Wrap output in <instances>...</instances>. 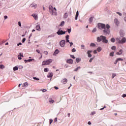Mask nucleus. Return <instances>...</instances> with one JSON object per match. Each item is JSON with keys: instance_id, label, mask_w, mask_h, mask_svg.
I'll list each match as a JSON object with an SVG mask.
<instances>
[{"instance_id": "nucleus-1", "label": "nucleus", "mask_w": 126, "mask_h": 126, "mask_svg": "<svg viewBox=\"0 0 126 126\" xmlns=\"http://www.w3.org/2000/svg\"><path fill=\"white\" fill-rule=\"evenodd\" d=\"M49 12L52 15H57V9L56 8H54L52 5H49Z\"/></svg>"}, {"instance_id": "nucleus-2", "label": "nucleus", "mask_w": 126, "mask_h": 126, "mask_svg": "<svg viewBox=\"0 0 126 126\" xmlns=\"http://www.w3.org/2000/svg\"><path fill=\"white\" fill-rule=\"evenodd\" d=\"M106 39V36L101 35L100 37H97V41L98 42H101V41L102 40L103 43H105L106 44H107V43H108V40Z\"/></svg>"}, {"instance_id": "nucleus-3", "label": "nucleus", "mask_w": 126, "mask_h": 126, "mask_svg": "<svg viewBox=\"0 0 126 126\" xmlns=\"http://www.w3.org/2000/svg\"><path fill=\"white\" fill-rule=\"evenodd\" d=\"M53 60L52 59H49L46 60V61H43L42 65H47L48 64H50V63H52Z\"/></svg>"}, {"instance_id": "nucleus-4", "label": "nucleus", "mask_w": 126, "mask_h": 126, "mask_svg": "<svg viewBox=\"0 0 126 126\" xmlns=\"http://www.w3.org/2000/svg\"><path fill=\"white\" fill-rule=\"evenodd\" d=\"M98 27L99 29L100 30L105 29V28H106V25L104 24L99 23L98 24Z\"/></svg>"}, {"instance_id": "nucleus-5", "label": "nucleus", "mask_w": 126, "mask_h": 126, "mask_svg": "<svg viewBox=\"0 0 126 126\" xmlns=\"http://www.w3.org/2000/svg\"><path fill=\"white\" fill-rule=\"evenodd\" d=\"M110 32H111V30H110V29H106V28L105 29H104L103 32L104 33V35L110 34Z\"/></svg>"}, {"instance_id": "nucleus-6", "label": "nucleus", "mask_w": 126, "mask_h": 126, "mask_svg": "<svg viewBox=\"0 0 126 126\" xmlns=\"http://www.w3.org/2000/svg\"><path fill=\"white\" fill-rule=\"evenodd\" d=\"M126 42V37H123L121 40H119L118 41L119 44H125Z\"/></svg>"}, {"instance_id": "nucleus-7", "label": "nucleus", "mask_w": 126, "mask_h": 126, "mask_svg": "<svg viewBox=\"0 0 126 126\" xmlns=\"http://www.w3.org/2000/svg\"><path fill=\"white\" fill-rule=\"evenodd\" d=\"M60 45L61 47H62V48H63V47H64V46H65V40H61L60 42Z\"/></svg>"}, {"instance_id": "nucleus-8", "label": "nucleus", "mask_w": 126, "mask_h": 126, "mask_svg": "<svg viewBox=\"0 0 126 126\" xmlns=\"http://www.w3.org/2000/svg\"><path fill=\"white\" fill-rule=\"evenodd\" d=\"M65 32H66L63 31V30H59L57 32V34H58V35H63V34H65Z\"/></svg>"}, {"instance_id": "nucleus-9", "label": "nucleus", "mask_w": 126, "mask_h": 126, "mask_svg": "<svg viewBox=\"0 0 126 126\" xmlns=\"http://www.w3.org/2000/svg\"><path fill=\"white\" fill-rule=\"evenodd\" d=\"M62 83H63V84H66L67 83V79L66 78H63L62 80Z\"/></svg>"}, {"instance_id": "nucleus-10", "label": "nucleus", "mask_w": 126, "mask_h": 126, "mask_svg": "<svg viewBox=\"0 0 126 126\" xmlns=\"http://www.w3.org/2000/svg\"><path fill=\"white\" fill-rule=\"evenodd\" d=\"M67 63H69L70 64H72L73 63V60L72 59L67 60L66 61Z\"/></svg>"}, {"instance_id": "nucleus-11", "label": "nucleus", "mask_w": 126, "mask_h": 126, "mask_svg": "<svg viewBox=\"0 0 126 126\" xmlns=\"http://www.w3.org/2000/svg\"><path fill=\"white\" fill-rule=\"evenodd\" d=\"M114 23L117 25V26H119V24H120V22L118 20V19H114Z\"/></svg>"}, {"instance_id": "nucleus-12", "label": "nucleus", "mask_w": 126, "mask_h": 126, "mask_svg": "<svg viewBox=\"0 0 126 126\" xmlns=\"http://www.w3.org/2000/svg\"><path fill=\"white\" fill-rule=\"evenodd\" d=\"M91 53H92V51L91 50L88 51L87 54L89 58H91V57H92V55H91Z\"/></svg>"}, {"instance_id": "nucleus-13", "label": "nucleus", "mask_w": 126, "mask_h": 126, "mask_svg": "<svg viewBox=\"0 0 126 126\" xmlns=\"http://www.w3.org/2000/svg\"><path fill=\"white\" fill-rule=\"evenodd\" d=\"M36 30L37 31H41V28L40 27V25H36L35 27Z\"/></svg>"}, {"instance_id": "nucleus-14", "label": "nucleus", "mask_w": 126, "mask_h": 126, "mask_svg": "<svg viewBox=\"0 0 126 126\" xmlns=\"http://www.w3.org/2000/svg\"><path fill=\"white\" fill-rule=\"evenodd\" d=\"M32 16H33L35 20H37V19H38V16L35 14H32Z\"/></svg>"}, {"instance_id": "nucleus-15", "label": "nucleus", "mask_w": 126, "mask_h": 126, "mask_svg": "<svg viewBox=\"0 0 126 126\" xmlns=\"http://www.w3.org/2000/svg\"><path fill=\"white\" fill-rule=\"evenodd\" d=\"M49 103H50V104H53V103H55V100H52V98H49Z\"/></svg>"}, {"instance_id": "nucleus-16", "label": "nucleus", "mask_w": 126, "mask_h": 126, "mask_svg": "<svg viewBox=\"0 0 126 126\" xmlns=\"http://www.w3.org/2000/svg\"><path fill=\"white\" fill-rule=\"evenodd\" d=\"M78 15H79V13L78 12V11H77L75 16V20H77Z\"/></svg>"}, {"instance_id": "nucleus-17", "label": "nucleus", "mask_w": 126, "mask_h": 126, "mask_svg": "<svg viewBox=\"0 0 126 126\" xmlns=\"http://www.w3.org/2000/svg\"><path fill=\"white\" fill-rule=\"evenodd\" d=\"M122 54H123V50L121 49L119 51V52H117L116 55H121Z\"/></svg>"}, {"instance_id": "nucleus-18", "label": "nucleus", "mask_w": 126, "mask_h": 126, "mask_svg": "<svg viewBox=\"0 0 126 126\" xmlns=\"http://www.w3.org/2000/svg\"><path fill=\"white\" fill-rule=\"evenodd\" d=\"M60 53V51H59V50L57 49L55 50V51L54 53V55H55V56H56V55H58V53Z\"/></svg>"}, {"instance_id": "nucleus-19", "label": "nucleus", "mask_w": 126, "mask_h": 126, "mask_svg": "<svg viewBox=\"0 0 126 126\" xmlns=\"http://www.w3.org/2000/svg\"><path fill=\"white\" fill-rule=\"evenodd\" d=\"M47 77L49 78L53 77V73H49Z\"/></svg>"}, {"instance_id": "nucleus-20", "label": "nucleus", "mask_w": 126, "mask_h": 126, "mask_svg": "<svg viewBox=\"0 0 126 126\" xmlns=\"http://www.w3.org/2000/svg\"><path fill=\"white\" fill-rule=\"evenodd\" d=\"M97 51L98 52H100L102 51V48H101V47H99L97 48Z\"/></svg>"}, {"instance_id": "nucleus-21", "label": "nucleus", "mask_w": 126, "mask_h": 126, "mask_svg": "<svg viewBox=\"0 0 126 126\" xmlns=\"http://www.w3.org/2000/svg\"><path fill=\"white\" fill-rule=\"evenodd\" d=\"M32 61H34V59H29L28 60H25V63H27V62H32Z\"/></svg>"}, {"instance_id": "nucleus-22", "label": "nucleus", "mask_w": 126, "mask_h": 126, "mask_svg": "<svg viewBox=\"0 0 126 126\" xmlns=\"http://www.w3.org/2000/svg\"><path fill=\"white\" fill-rule=\"evenodd\" d=\"M93 18H94V17H93V16L90 18L89 21H90V23H91V22H92V21H93Z\"/></svg>"}, {"instance_id": "nucleus-23", "label": "nucleus", "mask_w": 126, "mask_h": 126, "mask_svg": "<svg viewBox=\"0 0 126 126\" xmlns=\"http://www.w3.org/2000/svg\"><path fill=\"white\" fill-rule=\"evenodd\" d=\"M68 15L67 14V13H65L64 15H63V18H66L67 17H68Z\"/></svg>"}, {"instance_id": "nucleus-24", "label": "nucleus", "mask_w": 126, "mask_h": 126, "mask_svg": "<svg viewBox=\"0 0 126 126\" xmlns=\"http://www.w3.org/2000/svg\"><path fill=\"white\" fill-rule=\"evenodd\" d=\"M13 69L14 71H15L16 70H18V67L15 66L13 68Z\"/></svg>"}, {"instance_id": "nucleus-25", "label": "nucleus", "mask_w": 126, "mask_h": 126, "mask_svg": "<svg viewBox=\"0 0 126 126\" xmlns=\"http://www.w3.org/2000/svg\"><path fill=\"white\" fill-rule=\"evenodd\" d=\"M106 27V29H110L111 28V26L109 25V24H107L106 26H105V28Z\"/></svg>"}, {"instance_id": "nucleus-26", "label": "nucleus", "mask_w": 126, "mask_h": 126, "mask_svg": "<svg viewBox=\"0 0 126 126\" xmlns=\"http://www.w3.org/2000/svg\"><path fill=\"white\" fill-rule=\"evenodd\" d=\"M111 42H112V43H115L116 40L115 39V38H112L110 40Z\"/></svg>"}, {"instance_id": "nucleus-27", "label": "nucleus", "mask_w": 126, "mask_h": 126, "mask_svg": "<svg viewBox=\"0 0 126 126\" xmlns=\"http://www.w3.org/2000/svg\"><path fill=\"white\" fill-rule=\"evenodd\" d=\"M116 49L117 48L115 46H112L111 48V50H113V51H116Z\"/></svg>"}, {"instance_id": "nucleus-28", "label": "nucleus", "mask_w": 126, "mask_h": 126, "mask_svg": "<svg viewBox=\"0 0 126 126\" xmlns=\"http://www.w3.org/2000/svg\"><path fill=\"white\" fill-rule=\"evenodd\" d=\"M80 61H81V59L80 58H76V62L77 63H79L80 62Z\"/></svg>"}, {"instance_id": "nucleus-29", "label": "nucleus", "mask_w": 126, "mask_h": 126, "mask_svg": "<svg viewBox=\"0 0 126 126\" xmlns=\"http://www.w3.org/2000/svg\"><path fill=\"white\" fill-rule=\"evenodd\" d=\"M44 72H48V71H49V68H45L44 69Z\"/></svg>"}, {"instance_id": "nucleus-30", "label": "nucleus", "mask_w": 126, "mask_h": 126, "mask_svg": "<svg viewBox=\"0 0 126 126\" xmlns=\"http://www.w3.org/2000/svg\"><path fill=\"white\" fill-rule=\"evenodd\" d=\"M90 46L91 47H95L96 44H95V43H91Z\"/></svg>"}, {"instance_id": "nucleus-31", "label": "nucleus", "mask_w": 126, "mask_h": 126, "mask_svg": "<svg viewBox=\"0 0 126 126\" xmlns=\"http://www.w3.org/2000/svg\"><path fill=\"white\" fill-rule=\"evenodd\" d=\"M20 55H18V60H22V58H21V57H23V56H21V53H20Z\"/></svg>"}, {"instance_id": "nucleus-32", "label": "nucleus", "mask_w": 126, "mask_h": 126, "mask_svg": "<svg viewBox=\"0 0 126 126\" xmlns=\"http://www.w3.org/2000/svg\"><path fill=\"white\" fill-rule=\"evenodd\" d=\"M32 7H33L34 8H36L37 7V4H33L32 5Z\"/></svg>"}, {"instance_id": "nucleus-33", "label": "nucleus", "mask_w": 126, "mask_h": 126, "mask_svg": "<svg viewBox=\"0 0 126 126\" xmlns=\"http://www.w3.org/2000/svg\"><path fill=\"white\" fill-rule=\"evenodd\" d=\"M117 61H118V62H120V61H124V59H122V58H118L117 59H116Z\"/></svg>"}, {"instance_id": "nucleus-34", "label": "nucleus", "mask_w": 126, "mask_h": 126, "mask_svg": "<svg viewBox=\"0 0 126 126\" xmlns=\"http://www.w3.org/2000/svg\"><path fill=\"white\" fill-rule=\"evenodd\" d=\"M79 69H80V66H79L77 67L76 69H75L74 71H77Z\"/></svg>"}, {"instance_id": "nucleus-35", "label": "nucleus", "mask_w": 126, "mask_h": 126, "mask_svg": "<svg viewBox=\"0 0 126 126\" xmlns=\"http://www.w3.org/2000/svg\"><path fill=\"white\" fill-rule=\"evenodd\" d=\"M64 25V21H62L60 24V26H63Z\"/></svg>"}, {"instance_id": "nucleus-36", "label": "nucleus", "mask_w": 126, "mask_h": 126, "mask_svg": "<svg viewBox=\"0 0 126 126\" xmlns=\"http://www.w3.org/2000/svg\"><path fill=\"white\" fill-rule=\"evenodd\" d=\"M116 73H112V79H113L115 77V76H116Z\"/></svg>"}, {"instance_id": "nucleus-37", "label": "nucleus", "mask_w": 126, "mask_h": 126, "mask_svg": "<svg viewBox=\"0 0 126 126\" xmlns=\"http://www.w3.org/2000/svg\"><path fill=\"white\" fill-rule=\"evenodd\" d=\"M71 51L72 53H75V52H76V50L75 49V48H73L71 50Z\"/></svg>"}, {"instance_id": "nucleus-38", "label": "nucleus", "mask_w": 126, "mask_h": 126, "mask_svg": "<svg viewBox=\"0 0 126 126\" xmlns=\"http://www.w3.org/2000/svg\"><path fill=\"white\" fill-rule=\"evenodd\" d=\"M96 31H97V30L96 29V28H94L93 29V30L92 31L93 33H95V32H96Z\"/></svg>"}, {"instance_id": "nucleus-39", "label": "nucleus", "mask_w": 126, "mask_h": 126, "mask_svg": "<svg viewBox=\"0 0 126 126\" xmlns=\"http://www.w3.org/2000/svg\"><path fill=\"white\" fill-rule=\"evenodd\" d=\"M110 56H111V57H113L114 56V52H111L110 53Z\"/></svg>"}, {"instance_id": "nucleus-40", "label": "nucleus", "mask_w": 126, "mask_h": 126, "mask_svg": "<svg viewBox=\"0 0 126 126\" xmlns=\"http://www.w3.org/2000/svg\"><path fill=\"white\" fill-rule=\"evenodd\" d=\"M24 86L25 87L28 86V83H27V82L25 83L24 84Z\"/></svg>"}, {"instance_id": "nucleus-41", "label": "nucleus", "mask_w": 126, "mask_h": 126, "mask_svg": "<svg viewBox=\"0 0 126 126\" xmlns=\"http://www.w3.org/2000/svg\"><path fill=\"white\" fill-rule=\"evenodd\" d=\"M25 41H26V38H24L22 41V43H25Z\"/></svg>"}, {"instance_id": "nucleus-42", "label": "nucleus", "mask_w": 126, "mask_h": 126, "mask_svg": "<svg viewBox=\"0 0 126 126\" xmlns=\"http://www.w3.org/2000/svg\"><path fill=\"white\" fill-rule=\"evenodd\" d=\"M116 13H117V14H119V15L120 16H122V13H121L120 12H117Z\"/></svg>"}, {"instance_id": "nucleus-43", "label": "nucleus", "mask_w": 126, "mask_h": 126, "mask_svg": "<svg viewBox=\"0 0 126 126\" xmlns=\"http://www.w3.org/2000/svg\"><path fill=\"white\" fill-rule=\"evenodd\" d=\"M0 68H4V66L2 64H0Z\"/></svg>"}, {"instance_id": "nucleus-44", "label": "nucleus", "mask_w": 126, "mask_h": 126, "mask_svg": "<svg viewBox=\"0 0 126 126\" xmlns=\"http://www.w3.org/2000/svg\"><path fill=\"white\" fill-rule=\"evenodd\" d=\"M35 80H40V79L38 78H36V77H34L33 78Z\"/></svg>"}, {"instance_id": "nucleus-45", "label": "nucleus", "mask_w": 126, "mask_h": 126, "mask_svg": "<svg viewBox=\"0 0 126 126\" xmlns=\"http://www.w3.org/2000/svg\"><path fill=\"white\" fill-rule=\"evenodd\" d=\"M65 38H66V40L69 39V35H67L65 36Z\"/></svg>"}, {"instance_id": "nucleus-46", "label": "nucleus", "mask_w": 126, "mask_h": 126, "mask_svg": "<svg viewBox=\"0 0 126 126\" xmlns=\"http://www.w3.org/2000/svg\"><path fill=\"white\" fill-rule=\"evenodd\" d=\"M70 57L72 58V59H75V57H74V55H70Z\"/></svg>"}, {"instance_id": "nucleus-47", "label": "nucleus", "mask_w": 126, "mask_h": 126, "mask_svg": "<svg viewBox=\"0 0 126 126\" xmlns=\"http://www.w3.org/2000/svg\"><path fill=\"white\" fill-rule=\"evenodd\" d=\"M18 25L20 26V27H21V22H18Z\"/></svg>"}, {"instance_id": "nucleus-48", "label": "nucleus", "mask_w": 126, "mask_h": 126, "mask_svg": "<svg viewBox=\"0 0 126 126\" xmlns=\"http://www.w3.org/2000/svg\"><path fill=\"white\" fill-rule=\"evenodd\" d=\"M92 61H93V58H91L89 60L90 63H92Z\"/></svg>"}, {"instance_id": "nucleus-49", "label": "nucleus", "mask_w": 126, "mask_h": 126, "mask_svg": "<svg viewBox=\"0 0 126 126\" xmlns=\"http://www.w3.org/2000/svg\"><path fill=\"white\" fill-rule=\"evenodd\" d=\"M118 60H117V59L116 60V61L114 62V64H117V63H118Z\"/></svg>"}, {"instance_id": "nucleus-50", "label": "nucleus", "mask_w": 126, "mask_h": 126, "mask_svg": "<svg viewBox=\"0 0 126 126\" xmlns=\"http://www.w3.org/2000/svg\"><path fill=\"white\" fill-rule=\"evenodd\" d=\"M67 31H68V33H70V32H71V29H68Z\"/></svg>"}, {"instance_id": "nucleus-51", "label": "nucleus", "mask_w": 126, "mask_h": 126, "mask_svg": "<svg viewBox=\"0 0 126 126\" xmlns=\"http://www.w3.org/2000/svg\"><path fill=\"white\" fill-rule=\"evenodd\" d=\"M95 114H96V112L95 111H93L92 112V115H95Z\"/></svg>"}, {"instance_id": "nucleus-52", "label": "nucleus", "mask_w": 126, "mask_h": 126, "mask_svg": "<svg viewBox=\"0 0 126 126\" xmlns=\"http://www.w3.org/2000/svg\"><path fill=\"white\" fill-rule=\"evenodd\" d=\"M49 121H50V125H51V124L53 123V120L50 119Z\"/></svg>"}, {"instance_id": "nucleus-53", "label": "nucleus", "mask_w": 126, "mask_h": 126, "mask_svg": "<svg viewBox=\"0 0 126 126\" xmlns=\"http://www.w3.org/2000/svg\"><path fill=\"white\" fill-rule=\"evenodd\" d=\"M69 44H70V47H72V45H73V43H72V42H69Z\"/></svg>"}, {"instance_id": "nucleus-54", "label": "nucleus", "mask_w": 126, "mask_h": 126, "mask_svg": "<svg viewBox=\"0 0 126 126\" xmlns=\"http://www.w3.org/2000/svg\"><path fill=\"white\" fill-rule=\"evenodd\" d=\"M122 97H123V98H125V97H126V94H123L122 95Z\"/></svg>"}, {"instance_id": "nucleus-55", "label": "nucleus", "mask_w": 126, "mask_h": 126, "mask_svg": "<svg viewBox=\"0 0 126 126\" xmlns=\"http://www.w3.org/2000/svg\"><path fill=\"white\" fill-rule=\"evenodd\" d=\"M44 54H45V55H48V51H44Z\"/></svg>"}, {"instance_id": "nucleus-56", "label": "nucleus", "mask_w": 126, "mask_h": 126, "mask_svg": "<svg viewBox=\"0 0 126 126\" xmlns=\"http://www.w3.org/2000/svg\"><path fill=\"white\" fill-rule=\"evenodd\" d=\"M36 52H37V53H38V54H39V53H40V50H36Z\"/></svg>"}, {"instance_id": "nucleus-57", "label": "nucleus", "mask_w": 126, "mask_h": 126, "mask_svg": "<svg viewBox=\"0 0 126 126\" xmlns=\"http://www.w3.org/2000/svg\"><path fill=\"white\" fill-rule=\"evenodd\" d=\"M22 45V43H21V42H20L19 43H18V44H17V46H20V45Z\"/></svg>"}, {"instance_id": "nucleus-58", "label": "nucleus", "mask_w": 126, "mask_h": 126, "mask_svg": "<svg viewBox=\"0 0 126 126\" xmlns=\"http://www.w3.org/2000/svg\"><path fill=\"white\" fill-rule=\"evenodd\" d=\"M94 54H97V50H94Z\"/></svg>"}, {"instance_id": "nucleus-59", "label": "nucleus", "mask_w": 126, "mask_h": 126, "mask_svg": "<svg viewBox=\"0 0 126 126\" xmlns=\"http://www.w3.org/2000/svg\"><path fill=\"white\" fill-rule=\"evenodd\" d=\"M46 91H47V90L46 89L42 90V92H46Z\"/></svg>"}, {"instance_id": "nucleus-60", "label": "nucleus", "mask_w": 126, "mask_h": 126, "mask_svg": "<svg viewBox=\"0 0 126 126\" xmlns=\"http://www.w3.org/2000/svg\"><path fill=\"white\" fill-rule=\"evenodd\" d=\"M54 122H58V119L57 118H56L55 119H54Z\"/></svg>"}, {"instance_id": "nucleus-61", "label": "nucleus", "mask_w": 126, "mask_h": 126, "mask_svg": "<svg viewBox=\"0 0 126 126\" xmlns=\"http://www.w3.org/2000/svg\"><path fill=\"white\" fill-rule=\"evenodd\" d=\"M55 89H56V90H58L59 89V88L58 87H54Z\"/></svg>"}, {"instance_id": "nucleus-62", "label": "nucleus", "mask_w": 126, "mask_h": 126, "mask_svg": "<svg viewBox=\"0 0 126 126\" xmlns=\"http://www.w3.org/2000/svg\"><path fill=\"white\" fill-rule=\"evenodd\" d=\"M4 19H7V16H4Z\"/></svg>"}, {"instance_id": "nucleus-63", "label": "nucleus", "mask_w": 126, "mask_h": 126, "mask_svg": "<svg viewBox=\"0 0 126 126\" xmlns=\"http://www.w3.org/2000/svg\"><path fill=\"white\" fill-rule=\"evenodd\" d=\"M66 43H69V40L66 39Z\"/></svg>"}, {"instance_id": "nucleus-64", "label": "nucleus", "mask_w": 126, "mask_h": 126, "mask_svg": "<svg viewBox=\"0 0 126 126\" xmlns=\"http://www.w3.org/2000/svg\"><path fill=\"white\" fill-rule=\"evenodd\" d=\"M91 123L90 122V121H89L88 123V125H91Z\"/></svg>"}]
</instances>
